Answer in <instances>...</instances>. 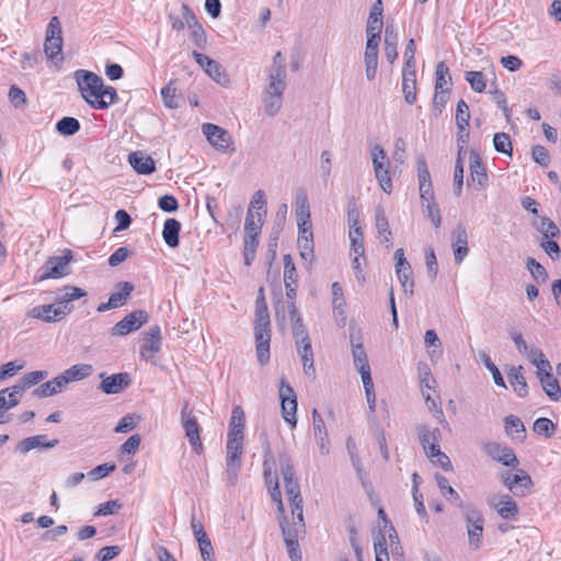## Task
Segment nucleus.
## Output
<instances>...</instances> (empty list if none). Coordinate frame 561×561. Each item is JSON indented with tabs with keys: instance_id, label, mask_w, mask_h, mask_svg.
Listing matches in <instances>:
<instances>
[{
	"instance_id": "f257e3e1",
	"label": "nucleus",
	"mask_w": 561,
	"mask_h": 561,
	"mask_svg": "<svg viewBox=\"0 0 561 561\" xmlns=\"http://www.w3.org/2000/svg\"><path fill=\"white\" fill-rule=\"evenodd\" d=\"M82 99L95 110H105L117 102L115 88L105 85L103 79L96 73L79 69L75 72Z\"/></svg>"
},
{
	"instance_id": "f03ea898",
	"label": "nucleus",
	"mask_w": 561,
	"mask_h": 561,
	"mask_svg": "<svg viewBox=\"0 0 561 561\" xmlns=\"http://www.w3.org/2000/svg\"><path fill=\"white\" fill-rule=\"evenodd\" d=\"M286 78V59L282 51H277L267 69V84L264 90V111L268 116H275L282 108Z\"/></svg>"
},
{
	"instance_id": "7ed1b4c3",
	"label": "nucleus",
	"mask_w": 561,
	"mask_h": 561,
	"mask_svg": "<svg viewBox=\"0 0 561 561\" xmlns=\"http://www.w3.org/2000/svg\"><path fill=\"white\" fill-rule=\"evenodd\" d=\"M254 337L257 360L261 365H265L270 362L271 320L263 288H260L255 302Z\"/></svg>"
},
{
	"instance_id": "20e7f679",
	"label": "nucleus",
	"mask_w": 561,
	"mask_h": 561,
	"mask_svg": "<svg viewBox=\"0 0 561 561\" xmlns=\"http://www.w3.org/2000/svg\"><path fill=\"white\" fill-rule=\"evenodd\" d=\"M288 308L291 320L293 335L296 340L297 353L299 354L302 362L304 373L308 377L314 378L316 368L313 364V352L311 347V341L309 339L307 331L304 328L302 319L298 313L295 302H290V305H288Z\"/></svg>"
},
{
	"instance_id": "39448f33",
	"label": "nucleus",
	"mask_w": 561,
	"mask_h": 561,
	"mask_svg": "<svg viewBox=\"0 0 561 561\" xmlns=\"http://www.w3.org/2000/svg\"><path fill=\"white\" fill-rule=\"evenodd\" d=\"M278 522L289 558L291 561H301L298 539L306 531L305 522L293 520L289 523L285 514L278 516Z\"/></svg>"
},
{
	"instance_id": "423d86ee",
	"label": "nucleus",
	"mask_w": 561,
	"mask_h": 561,
	"mask_svg": "<svg viewBox=\"0 0 561 561\" xmlns=\"http://www.w3.org/2000/svg\"><path fill=\"white\" fill-rule=\"evenodd\" d=\"M244 435H227L226 444V463L227 473L232 483L237 480L239 470L241 469V459L243 455Z\"/></svg>"
},
{
	"instance_id": "0eeeda50",
	"label": "nucleus",
	"mask_w": 561,
	"mask_h": 561,
	"mask_svg": "<svg viewBox=\"0 0 561 561\" xmlns=\"http://www.w3.org/2000/svg\"><path fill=\"white\" fill-rule=\"evenodd\" d=\"M279 466L288 501L296 500L298 502H302L300 485L298 479L295 476L291 458L287 454H282L279 456Z\"/></svg>"
},
{
	"instance_id": "6e6552de",
	"label": "nucleus",
	"mask_w": 561,
	"mask_h": 561,
	"mask_svg": "<svg viewBox=\"0 0 561 561\" xmlns=\"http://www.w3.org/2000/svg\"><path fill=\"white\" fill-rule=\"evenodd\" d=\"M61 23L57 16H53L46 28L44 51L46 57L55 61L62 49Z\"/></svg>"
},
{
	"instance_id": "1a4fd4ad",
	"label": "nucleus",
	"mask_w": 561,
	"mask_h": 561,
	"mask_svg": "<svg viewBox=\"0 0 561 561\" xmlns=\"http://www.w3.org/2000/svg\"><path fill=\"white\" fill-rule=\"evenodd\" d=\"M465 520L467 527V534L469 539V546L473 550H478L481 547L484 518L482 513L473 507H466Z\"/></svg>"
},
{
	"instance_id": "9d476101",
	"label": "nucleus",
	"mask_w": 561,
	"mask_h": 561,
	"mask_svg": "<svg viewBox=\"0 0 561 561\" xmlns=\"http://www.w3.org/2000/svg\"><path fill=\"white\" fill-rule=\"evenodd\" d=\"M203 134L206 136L208 142L221 152H234L236 148L232 146V137L226 129L210 123H205L202 126Z\"/></svg>"
},
{
	"instance_id": "9b49d317",
	"label": "nucleus",
	"mask_w": 561,
	"mask_h": 561,
	"mask_svg": "<svg viewBox=\"0 0 561 561\" xmlns=\"http://www.w3.org/2000/svg\"><path fill=\"white\" fill-rule=\"evenodd\" d=\"M181 422L192 448L199 453L203 448L199 436L201 427L187 402L184 403L181 410Z\"/></svg>"
},
{
	"instance_id": "f8f14e48",
	"label": "nucleus",
	"mask_w": 561,
	"mask_h": 561,
	"mask_svg": "<svg viewBox=\"0 0 561 561\" xmlns=\"http://www.w3.org/2000/svg\"><path fill=\"white\" fill-rule=\"evenodd\" d=\"M279 399L283 419L293 428L297 425V397L294 389L285 380L280 382Z\"/></svg>"
},
{
	"instance_id": "ddd939ff",
	"label": "nucleus",
	"mask_w": 561,
	"mask_h": 561,
	"mask_svg": "<svg viewBox=\"0 0 561 561\" xmlns=\"http://www.w3.org/2000/svg\"><path fill=\"white\" fill-rule=\"evenodd\" d=\"M70 311L71 307L66 306L65 302H57L56 305L34 307L27 312V316L50 323L62 319Z\"/></svg>"
},
{
	"instance_id": "4468645a",
	"label": "nucleus",
	"mask_w": 561,
	"mask_h": 561,
	"mask_svg": "<svg viewBox=\"0 0 561 561\" xmlns=\"http://www.w3.org/2000/svg\"><path fill=\"white\" fill-rule=\"evenodd\" d=\"M149 319L145 310H135L119 320L111 330L113 336H124L138 330Z\"/></svg>"
},
{
	"instance_id": "2eb2a0df",
	"label": "nucleus",
	"mask_w": 561,
	"mask_h": 561,
	"mask_svg": "<svg viewBox=\"0 0 561 561\" xmlns=\"http://www.w3.org/2000/svg\"><path fill=\"white\" fill-rule=\"evenodd\" d=\"M484 453L493 460L501 462L506 467H517L519 461L512 448L503 446L495 442H489L483 445Z\"/></svg>"
},
{
	"instance_id": "dca6fc26",
	"label": "nucleus",
	"mask_w": 561,
	"mask_h": 561,
	"mask_svg": "<svg viewBox=\"0 0 561 561\" xmlns=\"http://www.w3.org/2000/svg\"><path fill=\"white\" fill-rule=\"evenodd\" d=\"M351 346H352V355L354 359V365L360 374L362 380L371 377L370 366L368 363V358L366 352L363 346L362 337L351 335Z\"/></svg>"
},
{
	"instance_id": "f3484780",
	"label": "nucleus",
	"mask_w": 561,
	"mask_h": 561,
	"mask_svg": "<svg viewBox=\"0 0 561 561\" xmlns=\"http://www.w3.org/2000/svg\"><path fill=\"white\" fill-rule=\"evenodd\" d=\"M71 260L70 251H68L67 255L64 256H53L49 257L46 262L44 268V273L41 276L42 279L46 278H60L66 276L68 271V265Z\"/></svg>"
},
{
	"instance_id": "a211bd4d",
	"label": "nucleus",
	"mask_w": 561,
	"mask_h": 561,
	"mask_svg": "<svg viewBox=\"0 0 561 561\" xmlns=\"http://www.w3.org/2000/svg\"><path fill=\"white\" fill-rule=\"evenodd\" d=\"M489 505L504 519L515 518L518 514L516 502L507 494L491 496Z\"/></svg>"
},
{
	"instance_id": "6ab92c4d",
	"label": "nucleus",
	"mask_w": 561,
	"mask_h": 561,
	"mask_svg": "<svg viewBox=\"0 0 561 561\" xmlns=\"http://www.w3.org/2000/svg\"><path fill=\"white\" fill-rule=\"evenodd\" d=\"M312 431L321 455H328L330 453L329 433L324 420L317 409L312 410Z\"/></svg>"
},
{
	"instance_id": "aec40b11",
	"label": "nucleus",
	"mask_w": 561,
	"mask_h": 561,
	"mask_svg": "<svg viewBox=\"0 0 561 561\" xmlns=\"http://www.w3.org/2000/svg\"><path fill=\"white\" fill-rule=\"evenodd\" d=\"M144 335L145 343L141 345L140 355L146 360H150L161 348V330L158 325H153Z\"/></svg>"
},
{
	"instance_id": "412c9836",
	"label": "nucleus",
	"mask_w": 561,
	"mask_h": 561,
	"mask_svg": "<svg viewBox=\"0 0 561 561\" xmlns=\"http://www.w3.org/2000/svg\"><path fill=\"white\" fill-rule=\"evenodd\" d=\"M451 247L454 251V259L457 264H460L468 255V234L462 226H457L451 234Z\"/></svg>"
},
{
	"instance_id": "4be33fe9",
	"label": "nucleus",
	"mask_w": 561,
	"mask_h": 561,
	"mask_svg": "<svg viewBox=\"0 0 561 561\" xmlns=\"http://www.w3.org/2000/svg\"><path fill=\"white\" fill-rule=\"evenodd\" d=\"M382 2L381 0H377L369 12V16L367 20L366 26V35L367 37L373 36V38H380V33L382 28Z\"/></svg>"
},
{
	"instance_id": "5701e85b",
	"label": "nucleus",
	"mask_w": 561,
	"mask_h": 561,
	"mask_svg": "<svg viewBox=\"0 0 561 561\" xmlns=\"http://www.w3.org/2000/svg\"><path fill=\"white\" fill-rule=\"evenodd\" d=\"M128 162L138 174L147 175L156 171L154 160L142 151L129 153Z\"/></svg>"
},
{
	"instance_id": "b1692460",
	"label": "nucleus",
	"mask_w": 561,
	"mask_h": 561,
	"mask_svg": "<svg viewBox=\"0 0 561 561\" xmlns=\"http://www.w3.org/2000/svg\"><path fill=\"white\" fill-rule=\"evenodd\" d=\"M128 383L127 374H113L102 379L99 389L106 394H116L128 387Z\"/></svg>"
},
{
	"instance_id": "393cba45",
	"label": "nucleus",
	"mask_w": 561,
	"mask_h": 561,
	"mask_svg": "<svg viewBox=\"0 0 561 561\" xmlns=\"http://www.w3.org/2000/svg\"><path fill=\"white\" fill-rule=\"evenodd\" d=\"M502 480L505 486H507L514 494H523L524 489H528L531 485V478L522 473H512L510 471L502 474Z\"/></svg>"
},
{
	"instance_id": "a878e982",
	"label": "nucleus",
	"mask_w": 561,
	"mask_h": 561,
	"mask_svg": "<svg viewBox=\"0 0 561 561\" xmlns=\"http://www.w3.org/2000/svg\"><path fill=\"white\" fill-rule=\"evenodd\" d=\"M523 366H511L506 370L507 379L519 398L528 396V385L526 378L523 375Z\"/></svg>"
},
{
	"instance_id": "bb28decb",
	"label": "nucleus",
	"mask_w": 561,
	"mask_h": 561,
	"mask_svg": "<svg viewBox=\"0 0 561 561\" xmlns=\"http://www.w3.org/2000/svg\"><path fill=\"white\" fill-rule=\"evenodd\" d=\"M470 175L473 183L477 184L478 190H482L488 184V175L485 167L482 163L479 154L474 151L470 152Z\"/></svg>"
},
{
	"instance_id": "cd10ccee",
	"label": "nucleus",
	"mask_w": 561,
	"mask_h": 561,
	"mask_svg": "<svg viewBox=\"0 0 561 561\" xmlns=\"http://www.w3.org/2000/svg\"><path fill=\"white\" fill-rule=\"evenodd\" d=\"M58 439L48 440L46 435L41 434L22 439L18 445V449L22 454H26L35 448H54L55 446L58 445Z\"/></svg>"
},
{
	"instance_id": "c85d7f7f",
	"label": "nucleus",
	"mask_w": 561,
	"mask_h": 561,
	"mask_svg": "<svg viewBox=\"0 0 561 561\" xmlns=\"http://www.w3.org/2000/svg\"><path fill=\"white\" fill-rule=\"evenodd\" d=\"M181 231V224L175 218H168L164 221L162 238L165 244L170 248H176L179 245V236Z\"/></svg>"
},
{
	"instance_id": "c756f323",
	"label": "nucleus",
	"mask_w": 561,
	"mask_h": 561,
	"mask_svg": "<svg viewBox=\"0 0 561 561\" xmlns=\"http://www.w3.org/2000/svg\"><path fill=\"white\" fill-rule=\"evenodd\" d=\"M93 373V367L90 364H77L66 369L60 376L64 383L67 386L72 381H80L89 377Z\"/></svg>"
},
{
	"instance_id": "7c9ffc66",
	"label": "nucleus",
	"mask_w": 561,
	"mask_h": 561,
	"mask_svg": "<svg viewBox=\"0 0 561 561\" xmlns=\"http://www.w3.org/2000/svg\"><path fill=\"white\" fill-rule=\"evenodd\" d=\"M66 385L61 376H57L51 380L42 383L38 388L33 391V396L36 398H46L57 393H60L65 389Z\"/></svg>"
},
{
	"instance_id": "2f4dec72",
	"label": "nucleus",
	"mask_w": 561,
	"mask_h": 561,
	"mask_svg": "<svg viewBox=\"0 0 561 561\" xmlns=\"http://www.w3.org/2000/svg\"><path fill=\"white\" fill-rule=\"evenodd\" d=\"M416 433L423 449H427V447L439 443L442 435L440 430L438 427L431 430L428 426L424 424L417 425Z\"/></svg>"
},
{
	"instance_id": "473e14b6",
	"label": "nucleus",
	"mask_w": 561,
	"mask_h": 561,
	"mask_svg": "<svg viewBox=\"0 0 561 561\" xmlns=\"http://www.w3.org/2000/svg\"><path fill=\"white\" fill-rule=\"evenodd\" d=\"M266 210L261 211H252V209H248L245 222H244V231L245 234H252L253 237L260 236L261 229L263 226V217L265 216Z\"/></svg>"
},
{
	"instance_id": "72a5a7b5",
	"label": "nucleus",
	"mask_w": 561,
	"mask_h": 561,
	"mask_svg": "<svg viewBox=\"0 0 561 561\" xmlns=\"http://www.w3.org/2000/svg\"><path fill=\"white\" fill-rule=\"evenodd\" d=\"M505 431L514 439L523 440L526 438V428L518 416L508 415L504 419Z\"/></svg>"
},
{
	"instance_id": "f704fd0d",
	"label": "nucleus",
	"mask_w": 561,
	"mask_h": 561,
	"mask_svg": "<svg viewBox=\"0 0 561 561\" xmlns=\"http://www.w3.org/2000/svg\"><path fill=\"white\" fill-rule=\"evenodd\" d=\"M176 80H171L164 88L161 89V98L163 104L171 110L179 108L181 106V95L176 93Z\"/></svg>"
},
{
	"instance_id": "c9c22d12",
	"label": "nucleus",
	"mask_w": 561,
	"mask_h": 561,
	"mask_svg": "<svg viewBox=\"0 0 561 561\" xmlns=\"http://www.w3.org/2000/svg\"><path fill=\"white\" fill-rule=\"evenodd\" d=\"M245 416L242 408L236 405L231 412L228 435H244Z\"/></svg>"
},
{
	"instance_id": "e433bc0d",
	"label": "nucleus",
	"mask_w": 561,
	"mask_h": 561,
	"mask_svg": "<svg viewBox=\"0 0 561 561\" xmlns=\"http://www.w3.org/2000/svg\"><path fill=\"white\" fill-rule=\"evenodd\" d=\"M373 165L379 186L385 193L390 194L392 191V181L387 164H377L376 159H373Z\"/></svg>"
},
{
	"instance_id": "4c0bfd02",
	"label": "nucleus",
	"mask_w": 561,
	"mask_h": 561,
	"mask_svg": "<svg viewBox=\"0 0 561 561\" xmlns=\"http://www.w3.org/2000/svg\"><path fill=\"white\" fill-rule=\"evenodd\" d=\"M117 287L118 291L111 294L108 298L115 308L124 306L135 288L129 282H121Z\"/></svg>"
},
{
	"instance_id": "58836bf2",
	"label": "nucleus",
	"mask_w": 561,
	"mask_h": 561,
	"mask_svg": "<svg viewBox=\"0 0 561 561\" xmlns=\"http://www.w3.org/2000/svg\"><path fill=\"white\" fill-rule=\"evenodd\" d=\"M296 205L297 225L305 226L306 220H310L309 203L305 192L300 191L297 193Z\"/></svg>"
},
{
	"instance_id": "ea45409f",
	"label": "nucleus",
	"mask_w": 561,
	"mask_h": 561,
	"mask_svg": "<svg viewBox=\"0 0 561 561\" xmlns=\"http://www.w3.org/2000/svg\"><path fill=\"white\" fill-rule=\"evenodd\" d=\"M396 274H397V277L403 288L404 294L412 296L414 282L411 278V276H412L411 265L396 267Z\"/></svg>"
},
{
	"instance_id": "a19ab883",
	"label": "nucleus",
	"mask_w": 561,
	"mask_h": 561,
	"mask_svg": "<svg viewBox=\"0 0 561 561\" xmlns=\"http://www.w3.org/2000/svg\"><path fill=\"white\" fill-rule=\"evenodd\" d=\"M375 220H376V229H377L379 236L383 237V242L390 243L392 232L389 228L388 219H387L385 211L381 207H378L376 209Z\"/></svg>"
},
{
	"instance_id": "79ce46f5",
	"label": "nucleus",
	"mask_w": 561,
	"mask_h": 561,
	"mask_svg": "<svg viewBox=\"0 0 561 561\" xmlns=\"http://www.w3.org/2000/svg\"><path fill=\"white\" fill-rule=\"evenodd\" d=\"M547 397L552 401H559L561 398V388L553 375L539 379Z\"/></svg>"
},
{
	"instance_id": "37998d69",
	"label": "nucleus",
	"mask_w": 561,
	"mask_h": 561,
	"mask_svg": "<svg viewBox=\"0 0 561 561\" xmlns=\"http://www.w3.org/2000/svg\"><path fill=\"white\" fill-rule=\"evenodd\" d=\"M56 129L60 135L72 136L80 130V123L75 117L65 116L57 122Z\"/></svg>"
},
{
	"instance_id": "c03bdc74",
	"label": "nucleus",
	"mask_w": 561,
	"mask_h": 561,
	"mask_svg": "<svg viewBox=\"0 0 561 561\" xmlns=\"http://www.w3.org/2000/svg\"><path fill=\"white\" fill-rule=\"evenodd\" d=\"M493 146L494 149L503 154H506L512 158L513 156V145L508 134L506 133H496L493 136Z\"/></svg>"
},
{
	"instance_id": "a18cd8bd",
	"label": "nucleus",
	"mask_w": 561,
	"mask_h": 561,
	"mask_svg": "<svg viewBox=\"0 0 561 561\" xmlns=\"http://www.w3.org/2000/svg\"><path fill=\"white\" fill-rule=\"evenodd\" d=\"M435 89L436 90H445L448 84L451 82V76L449 72V68L445 62H438L435 69Z\"/></svg>"
},
{
	"instance_id": "49530a36",
	"label": "nucleus",
	"mask_w": 561,
	"mask_h": 561,
	"mask_svg": "<svg viewBox=\"0 0 561 561\" xmlns=\"http://www.w3.org/2000/svg\"><path fill=\"white\" fill-rule=\"evenodd\" d=\"M536 228L546 239L556 238L560 234L559 227L548 217H540Z\"/></svg>"
},
{
	"instance_id": "de8ad7c7",
	"label": "nucleus",
	"mask_w": 561,
	"mask_h": 561,
	"mask_svg": "<svg viewBox=\"0 0 561 561\" xmlns=\"http://www.w3.org/2000/svg\"><path fill=\"white\" fill-rule=\"evenodd\" d=\"M470 112L469 106L463 100H459L457 103L456 110V125L460 131H465V129L469 126Z\"/></svg>"
},
{
	"instance_id": "09e8293b",
	"label": "nucleus",
	"mask_w": 561,
	"mask_h": 561,
	"mask_svg": "<svg viewBox=\"0 0 561 561\" xmlns=\"http://www.w3.org/2000/svg\"><path fill=\"white\" fill-rule=\"evenodd\" d=\"M348 238L351 241V251L354 254H358V256H364L365 249L363 242V232L360 227L353 228L351 227L348 232Z\"/></svg>"
},
{
	"instance_id": "8fccbe9b",
	"label": "nucleus",
	"mask_w": 561,
	"mask_h": 561,
	"mask_svg": "<svg viewBox=\"0 0 561 561\" xmlns=\"http://www.w3.org/2000/svg\"><path fill=\"white\" fill-rule=\"evenodd\" d=\"M380 38L367 37L366 49L364 54L365 65H378V47Z\"/></svg>"
},
{
	"instance_id": "3c124183",
	"label": "nucleus",
	"mask_w": 561,
	"mask_h": 561,
	"mask_svg": "<svg viewBox=\"0 0 561 561\" xmlns=\"http://www.w3.org/2000/svg\"><path fill=\"white\" fill-rule=\"evenodd\" d=\"M480 358L481 360L483 362L485 368L492 374V377H493V380H494V383L499 387H502V388H507L506 387V383L504 381V378L503 376L501 375V371L499 370V368L495 366V364L492 362L491 357L484 353V352H481L480 353Z\"/></svg>"
},
{
	"instance_id": "603ef678",
	"label": "nucleus",
	"mask_w": 561,
	"mask_h": 561,
	"mask_svg": "<svg viewBox=\"0 0 561 561\" xmlns=\"http://www.w3.org/2000/svg\"><path fill=\"white\" fill-rule=\"evenodd\" d=\"M435 479L439 490L442 491V494L446 497L449 495L451 499H454L455 503L458 506H462V500L460 499L459 494L455 491V489L449 485L447 478L442 474H436Z\"/></svg>"
},
{
	"instance_id": "864d4df0",
	"label": "nucleus",
	"mask_w": 561,
	"mask_h": 561,
	"mask_svg": "<svg viewBox=\"0 0 561 561\" xmlns=\"http://www.w3.org/2000/svg\"><path fill=\"white\" fill-rule=\"evenodd\" d=\"M9 101L16 110H24L27 106L25 92L18 85H11L8 93Z\"/></svg>"
},
{
	"instance_id": "5fc2aeb1",
	"label": "nucleus",
	"mask_w": 561,
	"mask_h": 561,
	"mask_svg": "<svg viewBox=\"0 0 561 561\" xmlns=\"http://www.w3.org/2000/svg\"><path fill=\"white\" fill-rule=\"evenodd\" d=\"M526 266L535 280H537L538 283L547 282L548 273H547L546 268L539 262H537L534 257L527 259Z\"/></svg>"
},
{
	"instance_id": "6e6d98bb",
	"label": "nucleus",
	"mask_w": 561,
	"mask_h": 561,
	"mask_svg": "<svg viewBox=\"0 0 561 561\" xmlns=\"http://www.w3.org/2000/svg\"><path fill=\"white\" fill-rule=\"evenodd\" d=\"M533 430L539 435L551 437L556 432V425L547 417H539L534 422Z\"/></svg>"
},
{
	"instance_id": "4d7b16f0",
	"label": "nucleus",
	"mask_w": 561,
	"mask_h": 561,
	"mask_svg": "<svg viewBox=\"0 0 561 561\" xmlns=\"http://www.w3.org/2000/svg\"><path fill=\"white\" fill-rule=\"evenodd\" d=\"M466 80L469 82L471 89L478 93L484 91L486 87L484 75L481 71H467Z\"/></svg>"
},
{
	"instance_id": "13d9d810",
	"label": "nucleus",
	"mask_w": 561,
	"mask_h": 561,
	"mask_svg": "<svg viewBox=\"0 0 561 561\" xmlns=\"http://www.w3.org/2000/svg\"><path fill=\"white\" fill-rule=\"evenodd\" d=\"M462 185H463V161H462L460 153H458V157H457V160L455 163V171H454V186H455V194L457 196H459L461 194Z\"/></svg>"
},
{
	"instance_id": "bf43d9fd",
	"label": "nucleus",
	"mask_w": 561,
	"mask_h": 561,
	"mask_svg": "<svg viewBox=\"0 0 561 561\" xmlns=\"http://www.w3.org/2000/svg\"><path fill=\"white\" fill-rule=\"evenodd\" d=\"M205 71L208 73L210 78H213L216 82L220 84H225L228 81L224 68L214 59L210 61L208 67H206Z\"/></svg>"
},
{
	"instance_id": "052dcab7",
	"label": "nucleus",
	"mask_w": 561,
	"mask_h": 561,
	"mask_svg": "<svg viewBox=\"0 0 561 561\" xmlns=\"http://www.w3.org/2000/svg\"><path fill=\"white\" fill-rule=\"evenodd\" d=\"M346 449L351 457V461L353 467L355 468L357 474L360 477L363 472L362 462L359 456L357 454L356 442L353 437H348L346 440Z\"/></svg>"
},
{
	"instance_id": "680f3d73",
	"label": "nucleus",
	"mask_w": 561,
	"mask_h": 561,
	"mask_svg": "<svg viewBox=\"0 0 561 561\" xmlns=\"http://www.w3.org/2000/svg\"><path fill=\"white\" fill-rule=\"evenodd\" d=\"M297 247L299 249V254H300V257L308 262V263H311L312 260H313V256H314V244H313V240H300V239H297Z\"/></svg>"
},
{
	"instance_id": "e2e57ef3",
	"label": "nucleus",
	"mask_w": 561,
	"mask_h": 561,
	"mask_svg": "<svg viewBox=\"0 0 561 561\" xmlns=\"http://www.w3.org/2000/svg\"><path fill=\"white\" fill-rule=\"evenodd\" d=\"M85 296V291L82 288L66 286L64 293L60 296L58 302H65L69 307V302Z\"/></svg>"
},
{
	"instance_id": "0e129e2a",
	"label": "nucleus",
	"mask_w": 561,
	"mask_h": 561,
	"mask_svg": "<svg viewBox=\"0 0 561 561\" xmlns=\"http://www.w3.org/2000/svg\"><path fill=\"white\" fill-rule=\"evenodd\" d=\"M423 206H425L426 217L432 221V224L438 228L442 224L440 210L437 204L433 202H423Z\"/></svg>"
},
{
	"instance_id": "69168bd1",
	"label": "nucleus",
	"mask_w": 561,
	"mask_h": 561,
	"mask_svg": "<svg viewBox=\"0 0 561 561\" xmlns=\"http://www.w3.org/2000/svg\"><path fill=\"white\" fill-rule=\"evenodd\" d=\"M122 507V504L117 500H110L99 505L95 516H107L113 515L118 512Z\"/></svg>"
},
{
	"instance_id": "338daca9",
	"label": "nucleus",
	"mask_w": 561,
	"mask_h": 561,
	"mask_svg": "<svg viewBox=\"0 0 561 561\" xmlns=\"http://www.w3.org/2000/svg\"><path fill=\"white\" fill-rule=\"evenodd\" d=\"M510 339L514 342L519 354L527 353L528 345L523 336V333L516 328L507 329Z\"/></svg>"
},
{
	"instance_id": "774afa93",
	"label": "nucleus",
	"mask_w": 561,
	"mask_h": 561,
	"mask_svg": "<svg viewBox=\"0 0 561 561\" xmlns=\"http://www.w3.org/2000/svg\"><path fill=\"white\" fill-rule=\"evenodd\" d=\"M116 469V466L114 463H102L93 468L89 473V478L91 480H100L102 478L107 477L111 472H113Z\"/></svg>"
}]
</instances>
